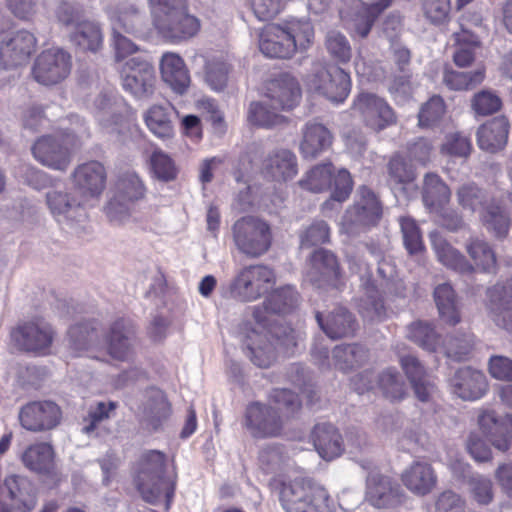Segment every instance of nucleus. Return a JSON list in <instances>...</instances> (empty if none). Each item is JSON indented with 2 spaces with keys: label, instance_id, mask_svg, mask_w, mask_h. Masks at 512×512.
<instances>
[{
  "label": "nucleus",
  "instance_id": "4c0bfd02",
  "mask_svg": "<svg viewBox=\"0 0 512 512\" xmlns=\"http://www.w3.org/2000/svg\"><path fill=\"white\" fill-rule=\"evenodd\" d=\"M506 417L501 419L493 410H484L478 416V425L483 435L499 451L506 452L511 447Z\"/></svg>",
  "mask_w": 512,
  "mask_h": 512
},
{
  "label": "nucleus",
  "instance_id": "1a4fd4ad",
  "mask_svg": "<svg viewBox=\"0 0 512 512\" xmlns=\"http://www.w3.org/2000/svg\"><path fill=\"white\" fill-rule=\"evenodd\" d=\"M309 89L334 103H342L351 91L349 73L338 66H319L307 78Z\"/></svg>",
  "mask_w": 512,
  "mask_h": 512
},
{
  "label": "nucleus",
  "instance_id": "864d4df0",
  "mask_svg": "<svg viewBox=\"0 0 512 512\" xmlns=\"http://www.w3.org/2000/svg\"><path fill=\"white\" fill-rule=\"evenodd\" d=\"M386 9V5H368L362 1L357 2V12L352 19V30L361 38H366L376 19Z\"/></svg>",
  "mask_w": 512,
  "mask_h": 512
},
{
  "label": "nucleus",
  "instance_id": "2eb2a0df",
  "mask_svg": "<svg viewBox=\"0 0 512 512\" xmlns=\"http://www.w3.org/2000/svg\"><path fill=\"white\" fill-rule=\"evenodd\" d=\"M18 419L21 427L27 431L46 432L60 424L62 410L50 400L31 401L20 408Z\"/></svg>",
  "mask_w": 512,
  "mask_h": 512
},
{
  "label": "nucleus",
  "instance_id": "bf43d9fd",
  "mask_svg": "<svg viewBox=\"0 0 512 512\" xmlns=\"http://www.w3.org/2000/svg\"><path fill=\"white\" fill-rule=\"evenodd\" d=\"M270 401L275 404L274 408L283 420L290 418L301 408L298 395L289 389H273L270 393Z\"/></svg>",
  "mask_w": 512,
  "mask_h": 512
},
{
  "label": "nucleus",
  "instance_id": "e433bc0d",
  "mask_svg": "<svg viewBox=\"0 0 512 512\" xmlns=\"http://www.w3.org/2000/svg\"><path fill=\"white\" fill-rule=\"evenodd\" d=\"M163 81L177 94H184L190 85V75L184 60L175 53L163 54L160 61Z\"/></svg>",
  "mask_w": 512,
  "mask_h": 512
},
{
  "label": "nucleus",
  "instance_id": "8fccbe9b",
  "mask_svg": "<svg viewBox=\"0 0 512 512\" xmlns=\"http://www.w3.org/2000/svg\"><path fill=\"white\" fill-rule=\"evenodd\" d=\"M148 166L152 177L161 182H171L178 177L179 169L175 161L160 148L152 151L148 159Z\"/></svg>",
  "mask_w": 512,
  "mask_h": 512
},
{
  "label": "nucleus",
  "instance_id": "6e6d98bb",
  "mask_svg": "<svg viewBox=\"0 0 512 512\" xmlns=\"http://www.w3.org/2000/svg\"><path fill=\"white\" fill-rule=\"evenodd\" d=\"M71 346L76 351L87 350L98 340L97 322L88 321L71 326L68 330Z\"/></svg>",
  "mask_w": 512,
  "mask_h": 512
},
{
  "label": "nucleus",
  "instance_id": "c756f323",
  "mask_svg": "<svg viewBox=\"0 0 512 512\" xmlns=\"http://www.w3.org/2000/svg\"><path fill=\"white\" fill-rule=\"evenodd\" d=\"M403 485L416 496L430 494L437 485V475L431 464L414 461L401 475Z\"/></svg>",
  "mask_w": 512,
  "mask_h": 512
},
{
  "label": "nucleus",
  "instance_id": "c9c22d12",
  "mask_svg": "<svg viewBox=\"0 0 512 512\" xmlns=\"http://www.w3.org/2000/svg\"><path fill=\"white\" fill-rule=\"evenodd\" d=\"M509 128V121L505 116L495 117L481 125L477 131L480 149L491 153L503 149L508 141Z\"/></svg>",
  "mask_w": 512,
  "mask_h": 512
},
{
  "label": "nucleus",
  "instance_id": "c03bdc74",
  "mask_svg": "<svg viewBox=\"0 0 512 512\" xmlns=\"http://www.w3.org/2000/svg\"><path fill=\"white\" fill-rule=\"evenodd\" d=\"M73 44L83 51L97 52L103 46V32L101 25L94 21L84 19L78 22L70 35Z\"/></svg>",
  "mask_w": 512,
  "mask_h": 512
},
{
  "label": "nucleus",
  "instance_id": "a878e982",
  "mask_svg": "<svg viewBox=\"0 0 512 512\" xmlns=\"http://www.w3.org/2000/svg\"><path fill=\"white\" fill-rule=\"evenodd\" d=\"M261 173L277 182L291 180L298 173L297 157L289 149L272 150L262 161Z\"/></svg>",
  "mask_w": 512,
  "mask_h": 512
},
{
  "label": "nucleus",
  "instance_id": "c85d7f7f",
  "mask_svg": "<svg viewBox=\"0 0 512 512\" xmlns=\"http://www.w3.org/2000/svg\"><path fill=\"white\" fill-rule=\"evenodd\" d=\"M361 466L369 471L366 478L367 501L377 508L389 506L397 495L390 478L380 474L371 462H361Z\"/></svg>",
  "mask_w": 512,
  "mask_h": 512
},
{
  "label": "nucleus",
  "instance_id": "37998d69",
  "mask_svg": "<svg viewBox=\"0 0 512 512\" xmlns=\"http://www.w3.org/2000/svg\"><path fill=\"white\" fill-rule=\"evenodd\" d=\"M334 367L344 371H352L362 367L369 359V350L358 343L341 344L332 351Z\"/></svg>",
  "mask_w": 512,
  "mask_h": 512
},
{
  "label": "nucleus",
  "instance_id": "58836bf2",
  "mask_svg": "<svg viewBox=\"0 0 512 512\" xmlns=\"http://www.w3.org/2000/svg\"><path fill=\"white\" fill-rule=\"evenodd\" d=\"M314 447L321 458L331 461L343 451V439L338 429L332 424H317L312 432Z\"/></svg>",
  "mask_w": 512,
  "mask_h": 512
},
{
  "label": "nucleus",
  "instance_id": "5fc2aeb1",
  "mask_svg": "<svg viewBox=\"0 0 512 512\" xmlns=\"http://www.w3.org/2000/svg\"><path fill=\"white\" fill-rule=\"evenodd\" d=\"M484 78V69L460 72L446 68L443 75V82L450 90L462 91L474 89L483 82Z\"/></svg>",
  "mask_w": 512,
  "mask_h": 512
},
{
  "label": "nucleus",
  "instance_id": "b1692460",
  "mask_svg": "<svg viewBox=\"0 0 512 512\" xmlns=\"http://www.w3.org/2000/svg\"><path fill=\"white\" fill-rule=\"evenodd\" d=\"M266 96L273 109L291 110L301 99V88L294 76L282 73L269 82Z\"/></svg>",
  "mask_w": 512,
  "mask_h": 512
},
{
  "label": "nucleus",
  "instance_id": "a211bd4d",
  "mask_svg": "<svg viewBox=\"0 0 512 512\" xmlns=\"http://www.w3.org/2000/svg\"><path fill=\"white\" fill-rule=\"evenodd\" d=\"M283 419L272 406L250 403L245 410L244 426L254 438L276 437L283 429Z\"/></svg>",
  "mask_w": 512,
  "mask_h": 512
},
{
  "label": "nucleus",
  "instance_id": "0eeeda50",
  "mask_svg": "<svg viewBox=\"0 0 512 512\" xmlns=\"http://www.w3.org/2000/svg\"><path fill=\"white\" fill-rule=\"evenodd\" d=\"M299 185L303 189L314 193L327 191L333 186L331 199L337 202L347 200L353 189L350 173L345 169H341L334 175V168L331 163H324L313 167L299 181Z\"/></svg>",
  "mask_w": 512,
  "mask_h": 512
},
{
  "label": "nucleus",
  "instance_id": "72a5a7b5",
  "mask_svg": "<svg viewBox=\"0 0 512 512\" xmlns=\"http://www.w3.org/2000/svg\"><path fill=\"white\" fill-rule=\"evenodd\" d=\"M359 201L347 212L346 222L362 226L375 225L382 215V206L376 194L367 186L359 188Z\"/></svg>",
  "mask_w": 512,
  "mask_h": 512
},
{
  "label": "nucleus",
  "instance_id": "ea45409f",
  "mask_svg": "<svg viewBox=\"0 0 512 512\" xmlns=\"http://www.w3.org/2000/svg\"><path fill=\"white\" fill-rule=\"evenodd\" d=\"M295 53L306 52L314 43L315 29L312 22L305 18H290L279 23Z\"/></svg>",
  "mask_w": 512,
  "mask_h": 512
},
{
  "label": "nucleus",
  "instance_id": "f704fd0d",
  "mask_svg": "<svg viewBox=\"0 0 512 512\" xmlns=\"http://www.w3.org/2000/svg\"><path fill=\"white\" fill-rule=\"evenodd\" d=\"M333 136L321 123L309 121L302 129L300 153L304 159L313 160L332 144Z\"/></svg>",
  "mask_w": 512,
  "mask_h": 512
},
{
  "label": "nucleus",
  "instance_id": "393cba45",
  "mask_svg": "<svg viewBox=\"0 0 512 512\" xmlns=\"http://www.w3.org/2000/svg\"><path fill=\"white\" fill-rule=\"evenodd\" d=\"M72 180L78 193L86 197H98L106 185L107 173L99 161H88L78 165L72 175Z\"/></svg>",
  "mask_w": 512,
  "mask_h": 512
},
{
  "label": "nucleus",
  "instance_id": "de8ad7c7",
  "mask_svg": "<svg viewBox=\"0 0 512 512\" xmlns=\"http://www.w3.org/2000/svg\"><path fill=\"white\" fill-rule=\"evenodd\" d=\"M438 260L446 267L461 274H472L474 266L457 249L440 237L432 240Z\"/></svg>",
  "mask_w": 512,
  "mask_h": 512
},
{
  "label": "nucleus",
  "instance_id": "aec40b11",
  "mask_svg": "<svg viewBox=\"0 0 512 512\" xmlns=\"http://www.w3.org/2000/svg\"><path fill=\"white\" fill-rule=\"evenodd\" d=\"M11 337L21 350L45 354L52 345L54 331L43 319H35L19 325Z\"/></svg>",
  "mask_w": 512,
  "mask_h": 512
},
{
  "label": "nucleus",
  "instance_id": "f3484780",
  "mask_svg": "<svg viewBox=\"0 0 512 512\" xmlns=\"http://www.w3.org/2000/svg\"><path fill=\"white\" fill-rule=\"evenodd\" d=\"M36 47V37L27 30L5 34L0 42V66L11 69L26 64Z\"/></svg>",
  "mask_w": 512,
  "mask_h": 512
},
{
  "label": "nucleus",
  "instance_id": "f03ea898",
  "mask_svg": "<svg viewBox=\"0 0 512 512\" xmlns=\"http://www.w3.org/2000/svg\"><path fill=\"white\" fill-rule=\"evenodd\" d=\"M166 466L164 453L157 450L145 453L135 483L144 501L156 504L164 497L166 509H169L176 490L177 473L175 470L166 472Z\"/></svg>",
  "mask_w": 512,
  "mask_h": 512
},
{
  "label": "nucleus",
  "instance_id": "0e129e2a",
  "mask_svg": "<svg viewBox=\"0 0 512 512\" xmlns=\"http://www.w3.org/2000/svg\"><path fill=\"white\" fill-rule=\"evenodd\" d=\"M299 239L301 248H310L328 243L330 227L324 220H314L299 232Z\"/></svg>",
  "mask_w": 512,
  "mask_h": 512
},
{
  "label": "nucleus",
  "instance_id": "774afa93",
  "mask_svg": "<svg viewBox=\"0 0 512 512\" xmlns=\"http://www.w3.org/2000/svg\"><path fill=\"white\" fill-rule=\"evenodd\" d=\"M471 107L477 115L488 116L501 109L502 100L495 92L482 90L473 96Z\"/></svg>",
  "mask_w": 512,
  "mask_h": 512
},
{
  "label": "nucleus",
  "instance_id": "ddd939ff",
  "mask_svg": "<svg viewBox=\"0 0 512 512\" xmlns=\"http://www.w3.org/2000/svg\"><path fill=\"white\" fill-rule=\"evenodd\" d=\"M352 109L363 124L375 132L383 131L397 122L393 108L384 98L374 93H359L353 100Z\"/></svg>",
  "mask_w": 512,
  "mask_h": 512
},
{
  "label": "nucleus",
  "instance_id": "423d86ee",
  "mask_svg": "<svg viewBox=\"0 0 512 512\" xmlns=\"http://www.w3.org/2000/svg\"><path fill=\"white\" fill-rule=\"evenodd\" d=\"M232 236L237 250L248 258H259L271 248V225L256 216H243L232 225Z\"/></svg>",
  "mask_w": 512,
  "mask_h": 512
},
{
  "label": "nucleus",
  "instance_id": "603ef678",
  "mask_svg": "<svg viewBox=\"0 0 512 512\" xmlns=\"http://www.w3.org/2000/svg\"><path fill=\"white\" fill-rule=\"evenodd\" d=\"M299 302V294L293 286L286 285L275 289L265 299V305L273 314H289Z\"/></svg>",
  "mask_w": 512,
  "mask_h": 512
},
{
  "label": "nucleus",
  "instance_id": "9b49d317",
  "mask_svg": "<svg viewBox=\"0 0 512 512\" xmlns=\"http://www.w3.org/2000/svg\"><path fill=\"white\" fill-rule=\"evenodd\" d=\"M46 205L60 225L75 227L88 218L84 196L78 192L50 190L45 196Z\"/></svg>",
  "mask_w": 512,
  "mask_h": 512
},
{
  "label": "nucleus",
  "instance_id": "a19ab883",
  "mask_svg": "<svg viewBox=\"0 0 512 512\" xmlns=\"http://www.w3.org/2000/svg\"><path fill=\"white\" fill-rule=\"evenodd\" d=\"M450 198V188L440 176L435 173L425 175L422 199L430 212H440L449 203Z\"/></svg>",
  "mask_w": 512,
  "mask_h": 512
},
{
  "label": "nucleus",
  "instance_id": "6ab92c4d",
  "mask_svg": "<svg viewBox=\"0 0 512 512\" xmlns=\"http://www.w3.org/2000/svg\"><path fill=\"white\" fill-rule=\"evenodd\" d=\"M350 270L361 274L364 295L359 299V313L369 320H381L385 315L382 294L371 278V272L366 262L355 257L349 259Z\"/></svg>",
  "mask_w": 512,
  "mask_h": 512
},
{
  "label": "nucleus",
  "instance_id": "7c9ffc66",
  "mask_svg": "<svg viewBox=\"0 0 512 512\" xmlns=\"http://www.w3.org/2000/svg\"><path fill=\"white\" fill-rule=\"evenodd\" d=\"M315 317L321 330L333 340L354 336L358 327L354 315L344 307L335 308L326 318L317 311Z\"/></svg>",
  "mask_w": 512,
  "mask_h": 512
},
{
  "label": "nucleus",
  "instance_id": "39448f33",
  "mask_svg": "<svg viewBox=\"0 0 512 512\" xmlns=\"http://www.w3.org/2000/svg\"><path fill=\"white\" fill-rule=\"evenodd\" d=\"M269 487L278 495L286 512H333L327 491L320 487H306L300 481L286 482L280 477L270 480Z\"/></svg>",
  "mask_w": 512,
  "mask_h": 512
},
{
  "label": "nucleus",
  "instance_id": "f8f14e48",
  "mask_svg": "<svg viewBox=\"0 0 512 512\" xmlns=\"http://www.w3.org/2000/svg\"><path fill=\"white\" fill-rule=\"evenodd\" d=\"M71 68V55L64 49L53 47L42 51L36 57L31 74L39 84L52 86L65 80Z\"/></svg>",
  "mask_w": 512,
  "mask_h": 512
},
{
  "label": "nucleus",
  "instance_id": "680f3d73",
  "mask_svg": "<svg viewBox=\"0 0 512 512\" xmlns=\"http://www.w3.org/2000/svg\"><path fill=\"white\" fill-rule=\"evenodd\" d=\"M325 48L331 58L338 63H348L352 58V48L346 36L338 31H329L325 37Z\"/></svg>",
  "mask_w": 512,
  "mask_h": 512
},
{
  "label": "nucleus",
  "instance_id": "13d9d810",
  "mask_svg": "<svg viewBox=\"0 0 512 512\" xmlns=\"http://www.w3.org/2000/svg\"><path fill=\"white\" fill-rule=\"evenodd\" d=\"M378 386L385 397L392 401L402 400L406 395L405 383L394 368H388L379 375Z\"/></svg>",
  "mask_w": 512,
  "mask_h": 512
},
{
  "label": "nucleus",
  "instance_id": "6e6552de",
  "mask_svg": "<svg viewBox=\"0 0 512 512\" xmlns=\"http://www.w3.org/2000/svg\"><path fill=\"white\" fill-rule=\"evenodd\" d=\"M275 283L273 269L263 264L242 268L229 285L230 297L240 302L259 299Z\"/></svg>",
  "mask_w": 512,
  "mask_h": 512
},
{
  "label": "nucleus",
  "instance_id": "f257e3e1",
  "mask_svg": "<svg viewBox=\"0 0 512 512\" xmlns=\"http://www.w3.org/2000/svg\"><path fill=\"white\" fill-rule=\"evenodd\" d=\"M269 313L271 310L266 307L265 301L253 307V319L263 330H252L245 340L247 357L260 368L270 367L279 353L291 355L297 345L295 331L291 327L280 324L267 328Z\"/></svg>",
  "mask_w": 512,
  "mask_h": 512
},
{
  "label": "nucleus",
  "instance_id": "473e14b6",
  "mask_svg": "<svg viewBox=\"0 0 512 512\" xmlns=\"http://www.w3.org/2000/svg\"><path fill=\"white\" fill-rule=\"evenodd\" d=\"M4 489L12 501V506L19 512H30L37 504L36 488L24 475L11 474L4 479Z\"/></svg>",
  "mask_w": 512,
  "mask_h": 512
},
{
  "label": "nucleus",
  "instance_id": "338daca9",
  "mask_svg": "<svg viewBox=\"0 0 512 512\" xmlns=\"http://www.w3.org/2000/svg\"><path fill=\"white\" fill-rule=\"evenodd\" d=\"M116 408L117 403L113 401H100L90 406L87 416L83 419L82 432L85 434L93 432L100 422L110 418L111 412H114Z\"/></svg>",
  "mask_w": 512,
  "mask_h": 512
},
{
  "label": "nucleus",
  "instance_id": "3c124183",
  "mask_svg": "<svg viewBox=\"0 0 512 512\" xmlns=\"http://www.w3.org/2000/svg\"><path fill=\"white\" fill-rule=\"evenodd\" d=\"M145 194L146 187L142 179L134 172H126L118 177L113 198L134 203L143 199Z\"/></svg>",
  "mask_w": 512,
  "mask_h": 512
},
{
  "label": "nucleus",
  "instance_id": "9d476101",
  "mask_svg": "<svg viewBox=\"0 0 512 512\" xmlns=\"http://www.w3.org/2000/svg\"><path fill=\"white\" fill-rule=\"evenodd\" d=\"M119 73L122 88L134 98L144 99L154 93L155 70L144 57H130L122 64Z\"/></svg>",
  "mask_w": 512,
  "mask_h": 512
},
{
  "label": "nucleus",
  "instance_id": "2f4dec72",
  "mask_svg": "<svg viewBox=\"0 0 512 512\" xmlns=\"http://www.w3.org/2000/svg\"><path fill=\"white\" fill-rule=\"evenodd\" d=\"M259 49L268 58L291 59L296 53L279 23L268 24L260 32Z\"/></svg>",
  "mask_w": 512,
  "mask_h": 512
},
{
  "label": "nucleus",
  "instance_id": "5701e85b",
  "mask_svg": "<svg viewBox=\"0 0 512 512\" xmlns=\"http://www.w3.org/2000/svg\"><path fill=\"white\" fill-rule=\"evenodd\" d=\"M112 32L143 37L147 31V19L134 4L119 3L108 10Z\"/></svg>",
  "mask_w": 512,
  "mask_h": 512
},
{
  "label": "nucleus",
  "instance_id": "052dcab7",
  "mask_svg": "<svg viewBox=\"0 0 512 512\" xmlns=\"http://www.w3.org/2000/svg\"><path fill=\"white\" fill-rule=\"evenodd\" d=\"M247 120L250 124L262 128H273L285 122L284 116L268 109L261 102L250 103Z\"/></svg>",
  "mask_w": 512,
  "mask_h": 512
},
{
  "label": "nucleus",
  "instance_id": "20e7f679",
  "mask_svg": "<svg viewBox=\"0 0 512 512\" xmlns=\"http://www.w3.org/2000/svg\"><path fill=\"white\" fill-rule=\"evenodd\" d=\"M458 204L464 210L479 214L482 225L494 237L505 238L510 229V217L501 201L489 196L474 183H465L456 191Z\"/></svg>",
  "mask_w": 512,
  "mask_h": 512
},
{
  "label": "nucleus",
  "instance_id": "dca6fc26",
  "mask_svg": "<svg viewBox=\"0 0 512 512\" xmlns=\"http://www.w3.org/2000/svg\"><path fill=\"white\" fill-rule=\"evenodd\" d=\"M311 269L308 272L309 281L319 289L340 290L345 285L343 272L334 253L320 248L315 250L310 258Z\"/></svg>",
  "mask_w": 512,
  "mask_h": 512
},
{
  "label": "nucleus",
  "instance_id": "79ce46f5",
  "mask_svg": "<svg viewBox=\"0 0 512 512\" xmlns=\"http://www.w3.org/2000/svg\"><path fill=\"white\" fill-rule=\"evenodd\" d=\"M172 109V106L169 104H155L143 115L144 122L149 131L161 140H168L174 136Z\"/></svg>",
  "mask_w": 512,
  "mask_h": 512
},
{
  "label": "nucleus",
  "instance_id": "7ed1b4c3",
  "mask_svg": "<svg viewBox=\"0 0 512 512\" xmlns=\"http://www.w3.org/2000/svg\"><path fill=\"white\" fill-rule=\"evenodd\" d=\"M149 4L153 25L163 39L180 43L200 30L199 20L188 13L186 0H149Z\"/></svg>",
  "mask_w": 512,
  "mask_h": 512
},
{
  "label": "nucleus",
  "instance_id": "49530a36",
  "mask_svg": "<svg viewBox=\"0 0 512 512\" xmlns=\"http://www.w3.org/2000/svg\"><path fill=\"white\" fill-rule=\"evenodd\" d=\"M170 414L171 405L165 393L160 389H149L144 407V420L147 425L156 430Z\"/></svg>",
  "mask_w": 512,
  "mask_h": 512
},
{
  "label": "nucleus",
  "instance_id": "69168bd1",
  "mask_svg": "<svg viewBox=\"0 0 512 512\" xmlns=\"http://www.w3.org/2000/svg\"><path fill=\"white\" fill-rule=\"evenodd\" d=\"M408 338L428 351H435L439 342V335L434 327L425 322H415L409 325Z\"/></svg>",
  "mask_w": 512,
  "mask_h": 512
},
{
  "label": "nucleus",
  "instance_id": "4468645a",
  "mask_svg": "<svg viewBox=\"0 0 512 512\" xmlns=\"http://www.w3.org/2000/svg\"><path fill=\"white\" fill-rule=\"evenodd\" d=\"M105 343L108 355L114 360L121 362L132 360L138 345L136 325L126 317L116 319L105 335Z\"/></svg>",
  "mask_w": 512,
  "mask_h": 512
},
{
  "label": "nucleus",
  "instance_id": "a18cd8bd",
  "mask_svg": "<svg viewBox=\"0 0 512 512\" xmlns=\"http://www.w3.org/2000/svg\"><path fill=\"white\" fill-rule=\"evenodd\" d=\"M434 299L442 321L452 326L460 322L458 298L450 284L443 283L438 285L434 290Z\"/></svg>",
  "mask_w": 512,
  "mask_h": 512
},
{
  "label": "nucleus",
  "instance_id": "4be33fe9",
  "mask_svg": "<svg viewBox=\"0 0 512 512\" xmlns=\"http://www.w3.org/2000/svg\"><path fill=\"white\" fill-rule=\"evenodd\" d=\"M487 310L498 327L512 331V278L487 290Z\"/></svg>",
  "mask_w": 512,
  "mask_h": 512
},
{
  "label": "nucleus",
  "instance_id": "09e8293b",
  "mask_svg": "<svg viewBox=\"0 0 512 512\" xmlns=\"http://www.w3.org/2000/svg\"><path fill=\"white\" fill-rule=\"evenodd\" d=\"M466 252L474 262V270L493 272L497 265L496 255L490 244L484 239L471 237L467 240Z\"/></svg>",
  "mask_w": 512,
  "mask_h": 512
},
{
  "label": "nucleus",
  "instance_id": "cd10ccee",
  "mask_svg": "<svg viewBox=\"0 0 512 512\" xmlns=\"http://www.w3.org/2000/svg\"><path fill=\"white\" fill-rule=\"evenodd\" d=\"M451 383L454 393L467 401L482 398L488 390V382L484 373L471 367L457 370Z\"/></svg>",
  "mask_w": 512,
  "mask_h": 512
},
{
  "label": "nucleus",
  "instance_id": "bb28decb",
  "mask_svg": "<svg viewBox=\"0 0 512 512\" xmlns=\"http://www.w3.org/2000/svg\"><path fill=\"white\" fill-rule=\"evenodd\" d=\"M20 459L29 471L59 481L55 465V452L51 444L46 442L31 444L23 451Z\"/></svg>",
  "mask_w": 512,
  "mask_h": 512
},
{
  "label": "nucleus",
  "instance_id": "e2e57ef3",
  "mask_svg": "<svg viewBox=\"0 0 512 512\" xmlns=\"http://www.w3.org/2000/svg\"><path fill=\"white\" fill-rule=\"evenodd\" d=\"M403 242L407 252L412 256H418L425 250L420 229L411 217H401L400 220Z\"/></svg>",
  "mask_w": 512,
  "mask_h": 512
},
{
  "label": "nucleus",
  "instance_id": "412c9836",
  "mask_svg": "<svg viewBox=\"0 0 512 512\" xmlns=\"http://www.w3.org/2000/svg\"><path fill=\"white\" fill-rule=\"evenodd\" d=\"M35 159L54 170L65 171L71 163V152L66 139L57 136H42L32 147Z\"/></svg>",
  "mask_w": 512,
  "mask_h": 512
},
{
  "label": "nucleus",
  "instance_id": "4d7b16f0",
  "mask_svg": "<svg viewBox=\"0 0 512 512\" xmlns=\"http://www.w3.org/2000/svg\"><path fill=\"white\" fill-rule=\"evenodd\" d=\"M388 182L391 185H407L416 179V171L400 154L394 155L387 165Z\"/></svg>",
  "mask_w": 512,
  "mask_h": 512
}]
</instances>
